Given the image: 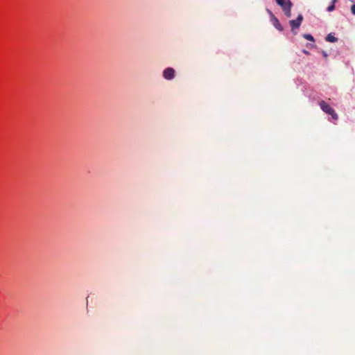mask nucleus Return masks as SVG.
<instances>
[{
  "label": "nucleus",
  "mask_w": 355,
  "mask_h": 355,
  "mask_svg": "<svg viewBox=\"0 0 355 355\" xmlns=\"http://www.w3.org/2000/svg\"><path fill=\"white\" fill-rule=\"evenodd\" d=\"M326 40L329 42H336L338 39L332 33H329L327 35Z\"/></svg>",
  "instance_id": "39448f33"
},
{
  "label": "nucleus",
  "mask_w": 355,
  "mask_h": 355,
  "mask_svg": "<svg viewBox=\"0 0 355 355\" xmlns=\"http://www.w3.org/2000/svg\"><path fill=\"white\" fill-rule=\"evenodd\" d=\"M275 27L278 29L279 31H282V26L279 22L278 19L276 17H274V23H273Z\"/></svg>",
  "instance_id": "423d86ee"
},
{
  "label": "nucleus",
  "mask_w": 355,
  "mask_h": 355,
  "mask_svg": "<svg viewBox=\"0 0 355 355\" xmlns=\"http://www.w3.org/2000/svg\"><path fill=\"white\" fill-rule=\"evenodd\" d=\"M351 12L353 15H355V4L352 5L351 7Z\"/></svg>",
  "instance_id": "9d476101"
},
{
  "label": "nucleus",
  "mask_w": 355,
  "mask_h": 355,
  "mask_svg": "<svg viewBox=\"0 0 355 355\" xmlns=\"http://www.w3.org/2000/svg\"><path fill=\"white\" fill-rule=\"evenodd\" d=\"M303 20V16L300 14L296 19H293L289 21V24L291 26L292 32L295 35L297 32L295 31V28H298L301 25V23Z\"/></svg>",
  "instance_id": "f03ea898"
},
{
  "label": "nucleus",
  "mask_w": 355,
  "mask_h": 355,
  "mask_svg": "<svg viewBox=\"0 0 355 355\" xmlns=\"http://www.w3.org/2000/svg\"><path fill=\"white\" fill-rule=\"evenodd\" d=\"M303 36L309 41H314L313 37L311 34H304Z\"/></svg>",
  "instance_id": "6e6552de"
},
{
  "label": "nucleus",
  "mask_w": 355,
  "mask_h": 355,
  "mask_svg": "<svg viewBox=\"0 0 355 355\" xmlns=\"http://www.w3.org/2000/svg\"><path fill=\"white\" fill-rule=\"evenodd\" d=\"M322 55H323L324 57H327V53L325 51L322 52Z\"/></svg>",
  "instance_id": "9b49d317"
},
{
  "label": "nucleus",
  "mask_w": 355,
  "mask_h": 355,
  "mask_svg": "<svg viewBox=\"0 0 355 355\" xmlns=\"http://www.w3.org/2000/svg\"><path fill=\"white\" fill-rule=\"evenodd\" d=\"M284 12L286 17H290L291 16V8H288Z\"/></svg>",
  "instance_id": "1a4fd4ad"
},
{
  "label": "nucleus",
  "mask_w": 355,
  "mask_h": 355,
  "mask_svg": "<svg viewBox=\"0 0 355 355\" xmlns=\"http://www.w3.org/2000/svg\"><path fill=\"white\" fill-rule=\"evenodd\" d=\"M319 105L324 112L331 115L332 119H334V120L338 119V114L336 113L332 107H331L330 105H328L326 102H324V101H321L319 103Z\"/></svg>",
  "instance_id": "f257e3e1"
},
{
  "label": "nucleus",
  "mask_w": 355,
  "mask_h": 355,
  "mask_svg": "<svg viewBox=\"0 0 355 355\" xmlns=\"http://www.w3.org/2000/svg\"><path fill=\"white\" fill-rule=\"evenodd\" d=\"M175 71L174 69L171 67H168L165 69L163 71V77L168 80L173 79L175 77Z\"/></svg>",
  "instance_id": "7ed1b4c3"
},
{
  "label": "nucleus",
  "mask_w": 355,
  "mask_h": 355,
  "mask_svg": "<svg viewBox=\"0 0 355 355\" xmlns=\"http://www.w3.org/2000/svg\"><path fill=\"white\" fill-rule=\"evenodd\" d=\"M336 1L337 0H332V3L329 6H328L327 8V10L328 12H331V11H333L335 9L334 4L336 2Z\"/></svg>",
  "instance_id": "0eeeda50"
},
{
  "label": "nucleus",
  "mask_w": 355,
  "mask_h": 355,
  "mask_svg": "<svg viewBox=\"0 0 355 355\" xmlns=\"http://www.w3.org/2000/svg\"><path fill=\"white\" fill-rule=\"evenodd\" d=\"M277 3L280 6L283 11H286L288 8H291L293 3L290 0H275Z\"/></svg>",
  "instance_id": "20e7f679"
},
{
  "label": "nucleus",
  "mask_w": 355,
  "mask_h": 355,
  "mask_svg": "<svg viewBox=\"0 0 355 355\" xmlns=\"http://www.w3.org/2000/svg\"><path fill=\"white\" fill-rule=\"evenodd\" d=\"M304 53L308 54L309 53L306 51H304Z\"/></svg>",
  "instance_id": "f8f14e48"
}]
</instances>
